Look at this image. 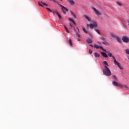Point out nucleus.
<instances>
[{
    "label": "nucleus",
    "instance_id": "4",
    "mask_svg": "<svg viewBox=\"0 0 129 129\" xmlns=\"http://www.w3.org/2000/svg\"><path fill=\"white\" fill-rule=\"evenodd\" d=\"M92 10L95 11V13H96V14L98 17H99L100 16H101V13H100L97 9H96L94 7H92Z\"/></svg>",
    "mask_w": 129,
    "mask_h": 129
},
{
    "label": "nucleus",
    "instance_id": "16",
    "mask_svg": "<svg viewBox=\"0 0 129 129\" xmlns=\"http://www.w3.org/2000/svg\"><path fill=\"white\" fill-rule=\"evenodd\" d=\"M116 39L118 43H121V39L118 36L116 37Z\"/></svg>",
    "mask_w": 129,
    "mask_h": 129
},
{
    "label": "nucleus",
    "instance_id": "3",
    "mask_svg": "<svg viewBox=\"0 0 129 129\" xmlns=\"http://www.w3.org/2000/svg\"><path fill=\"white\" fill-rule=\"evenodd\" d=\"M87 27H89L90 29H94V28H95V27H97V24L96 23V22H94V24H87Z\"/></svg>",
    "mask_w": 129,
    "mask_h": 129
},
{
    "label": "nucleus",
    "instance_id": "38",
    "mask_svg": "<svg viewBox=\"0 0 129 129\" xmlns=\"http://www.w3.org/2000/svg\"><path fill=\"white\" fill-rule=\"evenodd\" d=\"M127 22H128V25L129 26V19L127 20Z\"/></svg>",
    "mask_w": 129,
    "mask_h": 129
},
{
    "label": "nucleus",
    "instance_id": "43",
    "mask_svg": "<svg viewBox=\"0 0 129 129\" xmlns=\"http://www.w3.org/2000/svg\"><path fill=\"white\" fill-rule=\"evenodd\" d=\"M60 2H62V0H60Z\"/></svg>",
    "mask_w": 129,
    "mask_h": 129
},
{
    "label": "nucleus",
    "instance_id": "35",
    "mask_svg": "<svg viewBox=\"0 0 129 129\" xmlns=\"http://www.w3.org/2000/svg\"><path fill=\"white\" fill-rule=\"evenodd\" d=\"M88 34H89V36H91V37H92V34H91V33H89L88 32Z\"/></svg>",
    "mask_w": 129,
    "mask_h": 129
},
{
    "label": "nucleus",
    "instance_id": "9",
    "mask_svg": "<svg viewBox=\"0 0 129 129\" xmlns=\"http://www.w3.org/2000/svg\"><path fill=\"white\" fill-rule=\"evenodd\" d=\"M68 3H69L70 6H74L75 5V2L73 0H68Z\"/></svg>",
    "mask_w": 129,
    "mask_h": 129
},
{
    "label": "nucleus",
    "instance_id": "6",
    "mask_svg": "<svg viewBox=\"0 0 129 129\" xmlns=\"http://www.w3.org/2000/svg\"><path fill=\"white\" fill-rule=\"evenodd\" d=\"M94 47L96 48V49H101L104 52H106V49L103 48V47L99 45H97L96 44L94 45Z\"/></svg>",
    "mask_w": 129,
    "mask_h": 129
},
{
    "label": "nucleus",
    "instance_id": "5",
    "mask_svg": "<svg viewBox=\"0 0 129 129\" xmlns=\"http://www.w3.org/2000/svg\"><path fill=\"white\" fill-rule=\"evenodd\" d=\"M60 7H61V10L62 11V13H63V14H66V13H67V12H68V9L66 8H65V7H64L63 6H62L61 4H59Z\"/></svg>",
    "mask_w": 129,
    "mask_h": 129
},
{
    "label": "nucleus",
    "instance_id": "22",
    "mask_svg": "<svg viewBox=\"0 0 129 129\" xmlns=\"http://www.w3.org/2000/svg\"><path fill=\"white\" fill-rule=\"evenodd\" d=\"M100 40H102V41H104V42L105 41V38H104L103 37H100Z\"/></svg>",
    "mask_w": 129,
    "mask_h": 129
},
{
    "label": "nucleus",
    "instance_id": "12",
    "mask_svg": "<svg viewBox=\"0 0 129 129\" xmlns=\"http://www.w3.org/2000/svg\"><path fill=\"white\" fill-rule=\"evenodd\" d=\"M127 88V89H128V87H127V86L125 85H122L121 84V86H120V88Z\"/></svg>",
    "mask_w": 129,
    "mask_h": 129
},
{
    "label": "nucleus",
    "instance_id": "24",
    "mask_svg": "<svg viewBox=\"0 0 129 129\" xmlns=\"http://www.w3.org/2000/svg\"><path fill=\"white\" fill-rule=\"evenodd\" d=\"M111 37H112V38H115V39H116V37H118L117 36L114 35H113V34H111Z\"/></svg>",
    "mask_w": 129,
    "mask_h": 129
},
{
    "label": "nucleus",
    "instance_id": "8",
    "mask_svg": "<svg viewBox=\"0 0 129 129\" xmlns=\"http://www.w3.org/2000/svg\"><path fill=\"white\" fill-rule=\"evenodd\" d=\"M112 85H114V86H118V87H120V86H121V84L118 83L115 81L112 82Z\"/></svg>",
    "mask_w": 129,
    "mask_h": 129
},
{
    "label": "nucleus",
    "instance_id": "2",
    "mask_svg": "<svg viewBox=\"0 0 129 129\" xmlns=\"http://www.w3.org/2000/svg\"><path fill=\"white\" fill-rule=\"evenodd\" d=\"M105 52V53H107V54H108L109 56L112 57V58L113 59L114 64L115 65H116L117 66H118V67H119V68L120 69H121V70H122V68H121V67H120V63L119 62H118V61H117V60H116V59L115 58L114 56H112V53H111L109 52V51H106V50Z\"/></svg>",
    "mask_w": 129,
    "mask_h": 129
},
{
    "label": "nucleus",
    "instance_id": "34",
    "mask_svg": "<svg viewBox=\"0 0 129 129\" xmlns=\"http://www.w3.org/2000/svg\"><path fill=\"white\" fill-rule=\"evenodd\" d=\"M70 27H71V28H72V27H73V24L71 23V24H70Z\"/></svg>",
    "mask_w": 129,
    "mask_h": 129
},
{
    "label": "nucleus",
    "instance_id": "32",
    "mask_svg": "<svg viewBox=\"0 0 129 129\" xmlns=\"http://www.w3.org/2000/svg\"><path fill=\"white\" fill-rule=\"evenodd\" d=\"M89 53L90 54H92V53H93V51H92V50L91 49H89Z\"/></svg>",
    "mask_w": 129,
    "mask_h": 129
},
{
    "label": "nucleus",
    "instance_id": "42",
    "mask_svg": "<svg viewBox=\"0 0 129 129\" xmlns=\"http://www.w3.org/2000/svg\"><path fill=\"white\" fill-rule=\"evenodd\" d=\"M78 31L79 32V29L78 28Z\"/></svg>",
    "mask_w": 129,
    "mask_h": 129
},
{
    "label": "nucleus",
    "instance_id": "14",
    "mask_svg": "<svg viewBox=\"0 0 129 129\" xmlns=\"http://www.w3.org/2000/svg\"><path fill=\"white\" fill-rule=\"evenodd\" d=\"M86 41L88 42V44H92V40L90 39H87Z\"/></svg>",
    "mask_w": 129,
    "mask_h": 129
},
{
    "label": "nucleus",
    "instance_id": "27",
    "mask_svg": "<svg viewBox=\"0 0 129 129\" xmlns=\"http://www.w3.org/2000/svg\"><path fill=\"white\" fill-rule=\"evenodd\" d=\"M112 77L113 78H114V79L115 80H117V77H116V75H113L112 76Z\"/></svg>",
    "mask_w": 129,
    "mask_h": 129
},
{
    "label": "nucleus",
    "instance_id": "19",
    "mask_svg": "<svg viewBox=\"0 0 129 129\" xmlns=\"http://www.w3.org/2000/svg\"><path fill=\"white\" fill-rule=\"evenodd\" d=\"M69 45H70V46H71V47H72V46H73V44L72 43V40L71 39L69 40Z\"/></svg>",
    "mask_w": 129,
    "mask_h": 129
},
{
    "label": "nucleus",
    "instance_id": "15",
    "mask_svg": "<svg viewBox=\"0 0 129 129\" xmlns=\"http://www.w3.org/2000/svg\"><path fill=\"white\" fill-rule=\"evenodd\" d=\"M102 44H103L104 45H105V46H109L110 44L108 42H106L105 41H103L102 42Z\"/></svg>",
    "mask_w": 129,
    "mask_h": 129
},
{
    "label": "nucleus",
    "instance_id": "23",
    "mask_svg": "<svg viewBox=\"0 0 129 129\" xmlns=\"http://www.w3.org/2000/svg\"><path fill=\"white\" fill-rule=\"evenodd\" d=\"M125 51L127 55H129V49H126L125 50Z\"/></svg>",
    "mask_w": 129,
    "mask_h": 129
},
{
    "label": "nucleus",
    "instance_id": "25",
    "mask_svg": "<svg viewBox=\"0 0 129 129\" xmlns=\"http://www.w3.org/2000/svg\"><path fill=\"white\" fill-rule=\"evenodd\" d=\"M46 10H47L48 12H49L50 13H52V12H53V11L51 10L50 8H46Z\"/></svg>",
    "mask_w": 129,
    "mask_h": 129
},
{
    "label": "nucleus",
    "instance_id": "17",
    "mask_svg": "<svg viewBox=\"0 0 129 129\" xmlns=\"http://www.w3.org/2000/svg\"><path fill=\"white\" fill-rule=\"evenodd\" d=\"M94 56L96 58H97V57H100V54H98L97 52H95Z\"/></svg>",
    "mask_w": 129,
    "mask_h": 129
},
{
    "label": "nucleus",
    "instance_id": "30",
    "mask_svg": "<svg viewBox=\"0 0 129 129\" xmlns=\"http://www.w3.org/2000/svg\"><path fill=\"white\" fill-rule=\"evenodd\" d=\"M57 16L58 17L59 19H62V17L60 16V15L59 13L57 14Z\"/></svg>",
    "mask_w": 129,
    "mask_h": 129
},
{
    "label": "nucleus",
    "instance_id": "41",
    "mask_svg": "<svg viewBox=\"0 0 129 129\" xmlns=\"http://www.w3.org/2000/svg\"><path fill=\"white\" fill-rule=\"evenodd\" d=\"M78 41H81V40H80V39H78Z\"/></svg>",
    "mask_w": 129,
    "mask_h": 129
},
{
    "label": "nucleus",
    "instance_id": "18",
    "mask_svg": "<svg viewBox=\"0 0 129 129\" xmlns=\"http://www.w3.org/2000/svg\"><path fill=\"white\" fill-rule=\"evenodd\" d=\"M52 13H53V15H57L59 14V13H58V12H57L55 10H53Z\"/></svg>",
    "mask_w": 129,
    "mask_h": 129
},
{
    "label": "nucleus",
    "instance_id": "31",
    "mask_svg": "<svg viewBox=\"0 0 129 129\" xmlns=\"http://www.w3.org/2000/svg\"><path fill=\"white\" fill-rule=\"evenodd\" d=\"M69 21H71V22H72V23H74V20L71 18L69 19Z\"/></svg>",
    "mask_w": 129,
    "mask_h": 129
},
{
    "label": "nucleus",
    "instance_id": "7",
    "mask_svg": "<svg viewBox=\"0 0 129 129\" xmlns=\"http://www.w3.org/2000/svg\"><path fill=\"white\" fill-rule=\"evenodd\" d=\"M122 40L124 43H128L129 42V38L125 36H123L122 37Z\"/></svg>",
    "mask_w": 129,
    "mask_h": 129
},
{
    "label": "nucleus",
    "instance_id": "28",
    "mask_svg": "<svg viewBox=\"0 0 129 129\" xmlns=\"http://www.w3.org/2000/svg\"><path fill=\"white\" fill-rule=\"evenodd\" d=\"M116 4L118 5V6H119V7L121 6V3H120L119 2H117Z\"/></svg>",
    "mask_w": 129,
    "mask_h": 129
},
{
    "label": "nucleus",
    "instance_id": "39",
    "mask_svg": "<svg viewBox=\"0 0 129 129\" xmlns=\"http://www.w3.org/2000/svg\"><path fill=\"white\" fill-rule=\"evenodd\" d=\"M98 44H100V45H101V43L99 42H98Z\"/></svg>",
    "mask_w": 129,
    "mask_h": 129
},
{
    "label": "nucleus",
    "instance_id": "20",
    "mask_svg": "<svg viewBox=\"0 0 129 129\" xmlns=\"http://www.w3.org/2000/svg\"><path fill=\"white\" fill-rule=\"evenodd\" d=\"M83 32H84V33H85L86 34H88V31H86V30L85 29V28L83 27Z\"/></svg>",
    "mask_w": 129,
    "mask_h": 129
},
{
    "label": "nucleus",
    "instance_id": "26",
    "mask_svg": "<svg viewBox=\"0 0 129 129\" xmlns=\"http://www.w3.org/2000/svg\"><path fill=\"white\" fill-rule=\"evenodd\" d=\"M64 29H66V31L67 32L70 33V32L68 30V28H67V27H66V26H64Z\"/></svg>",
    "mask_w": 129,
    "mask_h": 129
},
{
    "label": "nucleus",
    "instance_id": "10",
    "mask_svg": "<svg viewBox=\"0 0 129 129\" xmlns=\"http://www.w3.org/2000/svg\"><path fill=\"white\" fill-rule=\"evenodd\" d=\"M38 5L40 7H44V6H48L47 4H46V3H44L42 2H38Z\"/></svg>",
    "mask_w": 129,
    "mask_h": 129
},
{
    "label": "nucleus",
    "instance_id": "1",
    "mask_svg": "<svg viewBox=\"0 0 129 129\" xmlns=\"http://www.w3.org/2000/svg\"><path fill=\"white\" fill-rule=\"evenodd\" d=\"M103 64H104V69H103V73L104 75H107V76H110L111 75V72H110V70L108 68V63L107 61H104L103 62Z\"/></svg>",
    "mask_w": 129,
    "mask_h": 129
},
{
    "label": "nucleus",
    "instance_id": "21",
    "mask_svg": "<svg viewBox=\"0 0 129 129\" xmlns=\"http://www.w3.org/2000/svg\"><path fill=\"white\" fill-rule=\"evenodd\" d=\"M71 14H72V15H73V16L76 19V18H77L76 17V15H75V14H74V13H73L72 11L71 12Z\"/></svg>",
    "mask_w": 129,
    "mask_h": 129
},
{
    "label": "nucleus",
    "instance_id": "36",
    "mask_svg": "<svg viewBox=\"0 0 129 129\" xmlns=\"http://www.w3.org/2000/svg\"><path fill=\"white\" fill-rule=\"evenodd\" d=\"M89 46H90V47H93V45L92 44H90Z\"/></svg>",
    "mask_w": 129,
    "mask_h": 129
},
{
    "label": "nucleus",
    "instance_id": "29",
    "mask_svg": "<svg viewBox=\"0 0 129 129\" xmlns=\"http://www.w3.org/2000/svg\"><path fill=\"white\" fill-rule=\"evenodd\" d=\"M95 31L96 32V33H97V34H98L99 35H100V32H99V30L96 29Z\"/></svg>",
    "mask_w": 129,
    "mask_h": 129
},
{
    "label": "nucleus",
    "instance_id": "11",
    "mask_svg": "<svg viewBox=\"0 0 129 129\" xmlns=\"http://www.w3.org/2000/svg\"><path fill=\"white\" fill-rule=\"evenodd\" d=\"M101 54L102 56H103V57H104L105 58H107V57H108V56L105 52H101Z\"/></svg>",
    "mask_w": 129,
    "mask_h": 129
},
{
    "label": "nucleus",
    "instance_id": "13",
    "mask_svg": "<svg viewBox=\"0 0 129 129\" xmlns=\"http://www.w3.org/2000/svg\"><path fill=\"white\" fill-rule=\"evenodd\" d=\"M84 17H85V18L86 19V20H88L89 22H90L91 21L90 17L88 16L87 15H84Z\"/></svg>",
    "mask_w": 129,
    "mask_h": 129
},
{
    "label": "nucleus",
    "instance_id": "40",
    "mask_svg": "<svg viewBox=\"0 0 129 129\" xmlns=\"http://www.w3.org/2000/svg\"><path fill=\"white\" fill-rule=\"evenodd\" d=\"M53 2H54V3H56V1H55V0H53Z\"/></svg>",
    "mask_w": 129,
    "mask_h": 129
},
{
    "label": "nucleus",
    "instance_id": "33",
    "mask_svg": "<svg viewBox=\"0 0 129 129\" xmlns=\"http://www.w3.org/2000/svg\"><path fill=\"white\" fill-rule=\"evenodd\" d=\"M77 37H78L79 38H80V34L77 33Z\"/></svg>",
    "mask_w": 129,
    "mask_h": 129
},
{
    "label": "nucleus",
    "instance_id": "37",
    "mask_svg": "<svg viewBox=\"0 0 129 129\" xmlns=\"http://www.w3.org/2000/svg\"><path fill=\"white\" fill-rule=\"evenodd\" d=\"M73 24H74V25H76V23H75V21H74V22H73Z\"/></svg>",
    "mask_w": 129,
    "mask_h": 129
}]
</instances>
